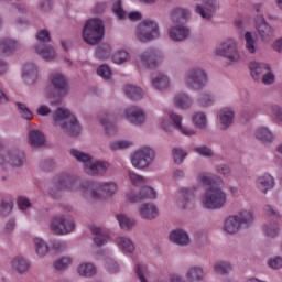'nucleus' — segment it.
Masks as SVG:
<instances>
[{"label":"nucleus","instance_id":"obj_32","mask_svg":"<svg viewBox=\"0 0 282 282\" xmlns=\"http://www.w3.org/2000/svg\"><path fill=\"white\" fill-rule=\"evenodd\" d=\"M174 104L180 109H188V107L193 105V100H191V97H188V95L181 93L174 97Z\"/></svg>","mask_w":282,"mask_h":282},{"label":"nucleus","instance_id":"obj_8","mask_svg":"<svg viewBox=\"0 0 282 282\" xmlns=\"http://www.w3.org/2000/svg\"><path fill=\"white\" fill-rule=\"evenodd\" d=\"M105 36V24L99 19L86 21L83 30V39L88 45H98Z\"/></svg>","mask_w":282,"mask_h":282},{"label":"nucleus","instance_id":"obj_18","mask_svg":"<svg viewBox=\"0 0 282 282\" xmlns=\"http://www.w3.org/2000/svg\"><path fill=\"white\" fill-rule=\"evenodd\" d=\"M256 28L261 36L262 41H272L274 39V29L272 26L268 25V22H265V18L263 15H258L256 19Z\"/></svg>","mask_w":282,"mask_h":282},{"label":"nucleus","instance_id":"obj_17","mask_svg":"<svg viewBox=\"0 0 282 282\" xmlns=\"http://www.w3.org/2000/svg\"><path fill=\"white\" fill-rule=\"evenodd\" d=\"M170 119L172 120L173 124L162 121V129L164 131H169L170 129H176V131H181L183 135H195V131L191 128L182 127V116L170 112Z\"/></svg>","mask_w":282,"mask_h":282},{"label":"nucleus","instance_id":"obj_53","mask_svg":"<svg viewBox=\"0 0 282 282\" xmlns=\"http://www.w3.org/2000/svg\"><path fill=\"white\" fill-rule=\"evenodd\" d=\"M97 74L100 78H104V80H109V78H111V68L107 65H100L97 68Z\"/></svg>","mask_w":282,"mask_h":282},{"label":"nucleus","instance_id":"obj_6","mask_svg":"<svg viewBox=\"0 0 282 282\" xmlns=\"http://www.w3.org/2000/svg\"><path fill=\"white\" fill-rule=\"evenodd\" d=\"M70 155L77 160V162H83L84 169L88 175H102L109 169V163L105 161L91 162V156L76 149L70 150Z\"/></svg>","mask_w":282,"mask_h":282},{"label":"nucleus","instance_id":"obj_4","mask_svg":"<svg viewBox=\"0 0 282 282\" xmlns=\"http://www.w3.org/2000/svg\"><path fill=\"white\" fill-rule=\"evenodd\" d=\"M129 180L134 186H141L139 195L133 194V192L127 194V198L129 202H131V204L142 202L143 199H155L158 197V193L155 192V189H153V187L147 186V178L138 175L137 173L130 172Z\"/></svg>","mask_w":282,"mask_h":282},{"label":"nucleus","instance_id":"obj_5","mask_svg":"<svg viewBox=\"0 0 282 282\" xmlns=\"http://www.w3.org/2000/svg\"><path fill=\"white\" fill-rule=\"evenodd\" d=\"M254 221V215L250 210H241L237 215L229 216L225 221V230L228 235H235L241 228H250Z\"/></svg>","mask_w":282,"mask_h":282},{"label":"nucleus","instance_id":"obj_44","mask_svg":"<svg viewBox=\"0 0 282 282\" xmlns=\"http://www.w3.org/2000/svg\"><path fill=\"white\" fill-rule=\"evenodd\" d=\"M133 143L131 141H113L109 144L111 151H120L122 149H129Z\"/></svg>","mask_w":282,"mask_h":282},{"label":"nucleus","instance_id":"obj_54","mask_svg":"<svg viewBox=\"0 0 282 282\" xmlns=\"http://www.w3.org/2000/svg\"><path fill=\"white\" fill-rule=\"evenodd\" d=\"M67 265H72V258L64 257L54 263L55 270H65Z\"/></svg>","mask_w":282,"mask_h":282},{"label":"nucleus","instance_id":"obj_24","mask_svg":"<svg viewBox=\"0 0 282 282\" xmlns=\"http://www.w3.org/2000/svg\"><path fill=\"white\" fill-rule=\"evenodd\" d=\"M270 65L252 62L250 64V72L253 79L259 80L264 74L270 72Z\"/></svg>","mask_w":282,"mask_h":282},{"label":"nucleus","instance_id":"obj_49","mask_svg":"<svg viewBox=\"0 0 282 282\" xmlns=\"http://www.w3.org/2000/svg\"><path fill=\"white\" fill-rule=\"evenodd\" d=\"M182 195L185 200V204L183 205V208H187L188 204L195 199V194L193 193V189H188L186 187L182 188Z\"/></svg>","mask_w":282,"mask_h":282},{"label":"nucleus","instance_id":"obj_23","mask_svg":"<svg viewBox=\"0 0 282 282\" xmlns=\"http://www.w3.org/2000/svg\"><path fill=\"white\" fill-rule=\"evenodd\" d=\"M170 241L177 243V246H188L191 238L188 234L182 229L172 230L170 232Z\"/></svg>","mask_w":282,"mask_h":282},{"label":"nucleus","instance_id":"obj_35","mask_svg":"<svg viewBox=\"0 0 282 282\" xmlns=\"http://www.w3.org/2000/svg\"><path fill=\"white\" fill-rule=\"evenodd\" d=\"M152 85L154 89L162 91L169 87V77H166V75L159 74L155 78L152 79Z\"/></svg>","mask_w":282,"mask_h":282},{"label":"nucleus","instance_id":"obj_11","mask_svg":"<svg viewBox=\"0 0 282 282\" xmlns=\"http://www.w3.org/2000/svg\"><path fill=\"white\" fill-rule=\"evenodd\" d=\"M155 152L150 148H143L131 156V164L134 169H147L153 162Z\"/></svg>","mask_w":282,"mask_h":282},{"label":"nucleus","instance_id":"obj_10","mask_svg":"<svg viewBox=\"0 0 282 282\" xmlns=\"http://www.w3.org/2000/svg\"><path fill=\"white\" fill-rule=\"evenodd\" d=\"M215 54L217 56H225L231 63H237L241 59L239 55V51H237V42L235 40L229 39L221 44H218L215 48Z\"/></svg>","mask_w":282,"mask_h":282},{"label":"nucleus","instance_id":"obj_59","mask_svg":"<svg viewBox=\"0 0 282 282\" xmlns=\"http://www.w3.org/2000/svg\"><path fill=\"white\" fill-rule=\"evenodd\" d=\"M195 152L198 153V155H203L204 158H212L213 155V150L205 145L195 148Z\"/></svg>","mask_w":282,"mask_h":282},{"label":"nucleus","instance_id":"obj_12","mask_svg":"<svg viewBox=\"0 0 282 282\" xmlns=\"http://www.w3.org/2000/svg\"><path fill=\"white\" fill-rule=\"evenodd\" d=\"M158 63H160V51L158 48H149L137 61L139 69H143V67L145 69H153L158 67Z\"/></svg>","mask_w":282,"mask_h":282},{"label":"nucleus","instance_id":"obj_27","mask_svg":"<svg viewBox=\"0 0 282 282\" xmlns=\"http://www.w3.org/2000/svg\"><path fill=\"white\" fill-rule=\"evenodd\" d=\"M274 177L270 174H264L258 178V186L263 193H268L271 188H274Z\"/></svg>","mask_w":282,"mask_h":282},{"label":"nucleus","instance_id":"obj_43","mask_svg":"<svg viewBox=\"0 0 282 282\" xmlns=\"http://www.w3.org/2000/svg\"><path fill=\"white\" fill-rule=\"evenodd\" d=\"M135 274L140 282H147V276H149V269L144 264H138L135 267Z\"/></svg>","mask_w":282,"mask_h":282},{"label":"nucleus","instance_id":"obj_7","mask_svg":"<svg viewBox=\"0 0 282 282\" xmlns=\"http://www.w3.org/2000/svg\"><path fill=\"white\" fill-rule=\"evenodd\" d=\"M54 122L61 129H65L70 135H78L80 133V123H78V119L72 116L68 109L58 108L55 112Z\"/></svg>","mask_w":282,"mask_h":282},{"label":"nucleus","instance_id":"obj_42","mask_svg":"<svg viewBox=\"0 0 282 282\" xmlns=\"http://www.w3.org/2000/svg\"><path fill=\"white\" fill-rule=\"evenodd\" d=\"M129 61V53L127 51H119L112 55V62L116 65H122V63H127Z\"/></svg>","mask_w":282,"mask_h":282},{"label":"nucleus","instance_id":"obj_60","mask_svg":"<svg viewBox=\"0 0 282 282\" xmlns=\"http://www.w3.org/2000/svg\"><path fill=\"white\" fill-rule=\"evenodd\" d=\"M36 39L37 41H41V43H50V41L52 40L47 30H42L40 33H37Z\"/></svg>","mask_w":282,"mask_h":282},{"label":"nucleus","instance_id":"obj_21","mask_svg":"<svg viewBox=\"0 0 282 282\" xmlns=\"http://www.w3.org/2000/svg\"><path fill=\"white\" fill-rule=\"evenodd\" d=\"M126 118L132 124H142L144 122V111L138 107H130L126 110Z\"/></svg>","mask_w":282,"mask_h":282},{"label":"nucleus","instance_id":"obj_38","mask_svg":"<svg viewBox=\"0 0 282 282\" xmlns=\"http://www.w3.org/2000/svg\"><path fill=\"white\" fill-rule=\"evenodd\" d=\"M186 279L189 282L202 281L204 279V271L202 270V268H197V267L191 268L187 271Z\"/></svg>","mask_w":282,"mask_h":282},{"label":"nucleus","instance_id":"obj_1","mask_svg":"<svg viewBox=\"0 0 282 282\" xmlns=\"http://www.w3.org/2000/svg\"><path fill=\"white\" fill-rule=\"evenodd\" d=\"M55 188L56 191H80L83 195H87L90 191L93 199H102L100 193H104L107 197H111L118 192V185L113 182L99 183L97 185L94 182H87L80 185L78 178L70 177L67 174L58 176Z\"/></svg>","mask_w":282,"mask_h":282},{"label":"nucleus","instance_id":"obj_48","mask_svg":"<svg viewBox=\"0 0 282 282\" xmlns=\"http://www.w3.org/2000/svg\"><path fill=\"white\" fill-rule=\"evenodd\" d=\"M245 41L248 52H250V54H254V52H257V47L254 46V39H252V33L246 32Z\"/></svg>","mask_w":282,"mask_h":282},{"label":"nucleus","instance_id":"obj_46","mask_svg":"<svg viewBox=\"0 0 282 282\" xmlns=\"http://www.w3.org/2000/svg\"><path fill=\"white\" fill-rule=\"evenodd\" d=\"M193 123L199 129H206V115L198 112L193 116Z\"/></svg>","mask_w":282,"mask_h":282},{"label":"nucleus","instance_id":"obj_51","mask_svg":"<svg viewBox=\"0 0 282 282\" xmlns=\"http://www.w3.org/2000/svg\"><path fill=\"white\" fill-rule=\"evenodd\" d=\"M17 205L20 210H28V208H32V203L25 196H18Z\"/></svg>","mask_w":282,"mask_h":282},{"label":"nucleus","instance_id":"obj_40","mask_svg":"<svg viewBox=\"0 0 282 282\" xmlns=\"http://www.w3.org/2000/svg\"><path fill=\"white\" fill-rule=\"evenodd\" d=\"M37 54L44 58V61H52L56 56V52L52 46H44L40 47L37 46Z\"/></svg>","mask_w":282,"mask_h":282},{"label":"nucleus","instance_id":"obj_16","mask_svg":"<svg viewBox=\"0 0 282 282\" xmlns=\"http://www.w3.org/2000/svg\"><path fill=\"white\" fill-rule=\"evenodd\" d=\"M264 213L269 217H272L274 220L273 223H270L269 225H265L263 230L267 237H276L279 235V225L281 224V215L276 213L274 209H272L271 206L267 205L264 206Z\"/></svg>","mask_w":282,"mask_h":282},{"label":"nucleus","instance_id":"obj_57","mask_svg":"<svg viewBox=\"0 0 282 282\" xmlns=\"http://www.w3.org/2000/svg\"><path fill=\"white\" fill-rule=\"evenodd\" d=\"M110 54H111V47H109V45H102V47H100L96 52V55L98 56V58H101V59L109 58Z\"/></svg>","mask_w":282,"mask_h":282},{"label":"nucleus","instance_id":"obj_9","mask_svg":"<svg viewBox=\"0 0 282 282\" xmlns=\"http://www.w3.org/2000/svg\"><path fill=\"white\" fill-rule=\"evenodd\" d=\"M160 36V26L153 20H143L137 29V39L141 43H148Z\"/></svg>","mask_w":282,"mask_h":282},{"label":"nucleus","instance_id":"obj_55","mask_svg":"<svg viewBox=\"0 0 282 282\" xmlns=\"http://www.w3.org/2000/svg\"><path fill=\"white\" fill-rule=\"evenodd\" d=\"M214 270L217 274H227L230 270V263L228 262H217L214 264Z\"/></svg>","mask_w":282,"mask_h":282},{"label":"nucleus","instance_id":"obj_19","mask_svg":"<svg viewBox=\"0 0 282 282\" xmlns=\"http://www.w3.org/2000/svg\"><path fill=\"white\" fill-rule=\"evenodd\" d=\"M217 10V7L213 2H203V4L197 6L195 9L196 14H199L202 19H205V21H210L213 14H215V11Z\"/></svg>","mask_w":282,"mask_h":282},{"label":"nucleus","instance_id":"obj_14","mask_svg":"<svg viewBox=\"0 0 282 282\" xmlns=\"http://www.w3.org/2000/svg\"><path fill=\"white\" fill-rule=\"evenodd\" d=\"M23 164V153L19 150H8L6 154L0 155V166L12 169Z\"/></svg>","mask_w":282,"mask_h":282},{"label":"nucleus","instance_id":"obj_34","mask_svg":"<svg viewBox=\"0 0 282 282\" xmlns=\"http://www.w3.org/2000/svg\"><path fill=\"white\" fill-rule=\"evenodd\" d=\"M36 72V65L26 63L23 68L22 77L25 83H34V73Z\"/></svg>","mask_w":282,"mask_h":282},{"label":"nucleus","instance_id":"obj_56","mask_svg":"<svg viewBox=\"0 0 282 282\" xmlns=\"http://www.w3.org/2000/svg\"><path fill=\"white\" fill-rule=\"evenodd\" d=\"M17 107L19 109L20 116H22L24 120H32V111H30L28 107L23 106V104H17Z\"/></svg>","mask_w":282,"mask_h":282},{"label":"nucleus","instance_id":"obj_58","mask_svg":"<svg viewBox=\"0 0 282 282\" xmlns=\"http://www.w3.org/2000/svg\"><path fill=\"white\" fill-rule=\"evenodd\" d=\"M268 265H269V268H272L273 270L281 269L282 268V258L281 257L271 258L268 261Z\"/></svg>","mask_w":282,"mask_h":282},{"label":"nucleus","instance_id":"obj_47","mask_svg":"<svg viewBox=\"0 0 282 282\" xmlns=\"http://www.w3.org/2000/svg\"><path fill=\"white\" fill-rule=\"evenodd\" d=\"M214 101L215 99L210 94L203 93L198 97V102L200 107H210V105H213Z\"/></svg>","mask_w":282,"mask_h":282},{"label":"nucleus","instance_id":"obj_2","mask_svg":"<svg viewBox=\"0 0 282 282\" xmlns=\"http://www.w3.org/2000/svg\"><path fill=\"white\" fill-rule=\"evenodd\" d=\"M198 181L203 186H208L202 198L203 206L208 210L224 208L226 202H228V195L218 187L221 185V178L215 177L212 173H200L198 175Z\"/></svg>","mask_w":282,"mask_h":282},{"label":"nucleus","instance_id":"obj_62","mask_svg":"<svg viewBox=\"0 0 282 282\" xmlns=\"http://www.w3.org/2000/svg\"><path fill=\"white\" fill-rule=\"evenodd\" d=\"M260 78H262L264 85H272L274 83V74L271 70L264 73Z\"/></svg>","mask_w":282,"mask_h":282},{"label":"nucleus","instance_id":"obj_63","mask_svg":"<svg viewBox=\"0 0 282 282\" xmlns=\"http://www.w3.org/2000/svg\"><path fill=\"white\" fill-rule=\"evenodd\" d=\"M106 268H107L108 272H111L112 274L120 270V268L118 267V263L111 259H109L106 262Z\"/></svg>","mask_w":282,"mask_h":282},{"label":"nucleus","instance_id":"obj_22","mask_svg":"<svg viewBox=\"0 0 282 282\" xmlns=\"http://www.w3.org/2000/svg\"><path fill=\"white\" fill-rule=\"evenodd\" d=\"M51 83L57 91L61 94H67V78L61 74V73H55L51 77Z\"/></svg>","mask_w":282,"mask_h":282},{"label":"nucleus","instance_id":"obj_37","mask_svg":"<svg viewBox=\"0 0 282 282\" xmlns=\"http://www.w3.org/2000/svg\"><path fill=\"white\" fill-rule=\"evenodd\" d=\"M100 124L106 129L108 135H115L117 128L113 123L109 122V115L105 112L100 116Z\"/></svg>","mask_w":282,"mask_h":282},{"label":"nucleus","instance_id":"obj_36","mask_svg":"<svg viewBox=\"0 0 282 282\" xmlns=\"http://www.w3.org/2000/svg\"><path fill=\"white\" fill-rule=\"evenodd\" d=\"M14 208V202L11 198H3L0 203V215L1 217H8Z\"/></svg>","mask_w":282,"mask_h":282},{"label":"nucleus","instance_id":"obj_33","mask_svg":"<svg viewBox=\"0 0 282 282\" xmlns=\"http://www.w3.org/2000/svg\"><path fill=\"white\" fill-rule=\"evenodd\" d=\"M77 272L80 276L91 278L96 274V267L91 263H82L77 267Z\"/></svg>","mask_w":282,"mask_h":282},{"label":"nucleus","instance_id":"obj_3","mask_svg":"<svg viewBox=\"0 0 282 282\" xmlns=\"http://www.w3.org/2000/svg\"><path fill=\"white\" fill-rule=\"evenodd\" d=\"M191 19V12L186 9L176 8L171 11V20L173 23H176V26H173L169 31V36L172 41H186L191 35V30L183 26L186 21Z\"/></svg>","mask_w":282,"mask_h":282},{"label":"nucleus","instance_id":"obj_39","mask_svg":"<svg viewBox=\"0 0 282 282\" xmlns=\"http://www.w3.org/2000/svg\"><path fill=\"white\" fill-rule=\"evenodd\" d=\"M117 221L119 223V226L120 228H122V230H131V228L135 226V220L130 219L129 217L122 214L117 215Z\"/></svg>","mask_w":282,"mask_h":282},{"label":"nucleus","instance_id":"obj_50","mask_svg":"<svg viewBox=\"0 0 282 282\" xmlns=\"http://www.w3.org/2000/svg\"><path fill=\"white\" fill-rule=\"evenodd\" d=\"M112 12L122 21L123 19H127V12L124 9H122V3L120 1L116 2L112 7Z\"/></svg>","mask_w":282,"mask_h":282},{"label":"nucleus","instance_id":"obj_29","mask_svg":"<svg viewBox=\"0 0 282 282\" xmlns=\"http://www.w3.org/2000/svg\"><path fill=\"white\" fill-rule=\"evenodd\" d=\"M219 119L225 129H228V127L232 124V120H235V111L230 108H225L220 110Z\"/></svg>","mask_w":282,"mask_h":282},{"label":"nucleus","instance_id":"obj_26","mask_svg":"<svg viewBox=\"0 0 282 282\" xmlns=\"http://www.w3.org/2000/svg\"><path fill=\"white\" fill-rule=\"evenodd\" d=\"M91 232L95 235L94 241L96 246H105L109 240V234L105 232V230L100 227H91Z\"/></svg>","mask_w":282,"mask_h":282},{"label":"nucleus","instance_id":"obj_64","mask_svg":"<svg viewBox=\"0 0 282 282\" xmlns=\"http://www.w3.org/2000/svg\"><path fill=\"white\" fill-rule=\"evenodd\" d=\"M272 116L282 122V109L279 106L272 107Z\"/></svg>","mask_w":282,"mask_h":282},{"label":"nucleus","instance_id":"obj_31","mask_svg":"<svg viewBox=\"0 0 282 282\" xmlns=\"http://www.w3.org/2000/svg\"><path fill=\"white\" fill-rule=\"evenodd\" d=\"M256 138L264 144H270L274 140V135L268 128H259L256 132Z\"/></svg>","mask_w":282,"mask_h":282},{"label":"nucleus","instance_id":"obj_30","mask_svg":"<svg viewBox=\"0 0 282 282\" xmlns=\"http://www.w3.org/2000/svg\"><path fill=\"white\" fill-rule=\"evenodd\" d=\"M124 94L131 99V100H140L142 96H144V91L142 88L133 85H127L124 87Z\"/></svg>","mask_w":282,"mask_h":282},{"label":"nucleus","instance_id":"obj_25","mask_svg":"<svg viewBox=\"0 0 282 282\" xmlns=\"http://www.w3.org/2000/svg\"><path fill=\"white\" fill-rule=\"evenodd\" d=\"M20 45L17 41L11 39H2L0 40V54H10L15 50H19Z\"/></svg>","mask_w":282,"mask_h":282},{"label":"nucleus","instance_id":"obj_52","mask_svg":"<svg viewBox=\"0 0 282 282\" xmlns=\"http://www.w3.org/2000/svg\"><path fill=\"white\" fill-rule=\"evenodd\" d=\"M186 152L180 148L173 149V159L175 164H182L184 162V159L186 158Z\"/></svg>","mask_w":282,"mask_h":282},{"label":"nucleus","instance_id":"obj_28","mask_svg":"<svg viewBox=\"0 0 282 282\" xmlns=\"http://www.w3.org/2000/svg\"><path fill=\"white\" fill-rule=\"evenodd\" d=\"M140 216L142 219H154L158 217V207L153 204H144L140 208Z\"/></svg>","mask_w":282,"mask_h":282},{"label":"nucleus","instance_id":"obj_61","mask_svg":"<svg viewBox=\"0 0 282 282\" xmlns=\"http://www.w3.org/2000/svg\"><path fill=\"white\" fill-rule=\"evenodd\" d=\"M28 144L36 149V130H30L28 133Z\"/></svg>","mask_w":282,"mask_h":282},{"label":"nucleus","instance_id":"obj_15","mask_svg":"<svg viewBox=\"0 0 282 282\" xmlns=\"http://www.w3.org/2000/svg\"><path fill=\"white\" fill-rule=\"evenodd\" d=\"M206 73L199 68H193L186 76L185 83L187 87L192 89H202L206 85Z\"/></svg>","mask_w":282,"mask_h":282},{"label":"nucleus","instance_id":"obj_41","mask_svg":"<svg viewBox=\"0 0 282 282\" xmlns=\"http://www.w3.org/2000/svg\"><path fill=\"white\" fill-rule=\"evenodd\" d=\"M117 243L124 252H133V250H135L133 242H131L128 238L119 237L117 238Z\"/></svg>","mask_w":282,"mask_h":282},{"label":"nucleus","instance_id":"obj_13","mask_svg":"<svg viewBox=\"0 0 282 282\" xmlns=\"http://www.w3.org/2000/svg\"><path fill=\"white\" fill-rule=\"evenodd\" d=\"M74 219L70 217L65 218L63 216L55 217L50 226L55 235H68V232L74 231Z\"/></svg>","mask_w":282,"mask_h":282},{"label":"nucleus","instance_id":"obj_45","mask_svg":"<svg viewBox=\"0 0 282 282\" xmlns=\"http://www.w3.org/2000/svg\"><path fill=\"white\" fill-rule=\"evenodd\" d=\"M36 252L39 257H45V254L50 252V248L47 247V243H45V241H43V239L41 238L36 239Z\"/></svg>","mask_w":282,"mask_h":282},{"label":"nucleus","instance_id":"obj_20","mask_svg":"<svg viewBox=\"0 0 282 282\" xmlns=\"http://www.w3.org/2000/svg\"><path fill=\"white\" fill-rule=\"evenodd\" d=\"M10 263L11 270L18 274H25L30 270V262L21 256L14 257Z\"/></svg>","mask_w":282,"mask_h":282}]
</instances>
